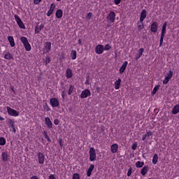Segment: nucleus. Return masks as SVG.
Returning a JSON list of instances; mask_svg holds the SVG:
<instances>
[{
  "label": "nucleus",
  "instance_id": "nucleus-16",
  "mask_svg": "<svg viewBox=\"0 0 179 179\" xmlns=\"http://www.w3.org/2000/svg\"><path fill=\"white\" fill-rule=\"evenodd\" d=\"M118 150V144L115 143L110 146V152L113 153H117V151Z\"/></svg>",
  "mask_w": 179,
  "mask_h": 179
},
{
  "label": "nucleus",
  "instance_id": "nucleus-53",
  "mask_svg": "<svg viewBox=\"0 0 179 179\" xmlns=\"http://www.w3.org/2000/svg\"><path fill=\"white\" fill-rule=\"evenodd\" d=\"M49 179H57V178H55V176H54V175L52 174L49 176Z\"/></svg>",
  "mask_w": 179,
  "mask_h": 179
},
{
  "label": "nucleus",
  "instance_id": "nucleus-13",
  "mask_svg": "<svg viewBox=\"0 0 179 179\" xmlns=\"http://www.w3.org/2000/svg\"><path fill=\"white\" fill-rule=\"evenodd\" d=\"M128 66V62H124L122 66L120 69V73L122 74L124 72H125V70L127 69V66Z\"/></svg>",
  "mask_w": 179,
  "mask_h": 179
},
{
  "label": "nucleus",
  "instance_id": "nucleus-7",
  "mask_svg": "<svg viewBox=\"0 0 179 179\" xmlns=\"http://www.w3.org/2000/svg\"><path fill=\"white\" fill-rule=\"evenodd\" d=\"M92 93L90 92V90L85 89L80 94V97L82 99H86V97L90 96Z\"/></svg>",
  "mask_w": 179,
  "mask_h": 179
},
{
  "label": "nucleus",
  "instance_id": "nucleus-58",
  "mask_svg": "<svg viewBox=\"0 0 179 179\" xmlns=\"http://www.w3.org/2000/svg\"><path fill=\"white\" fill-rule=\"evenodd\" d=\"M107 27H111V24H107Z\"/></svg>",
  "mask_w": 179,
  "mask_h": 179
},
{
  "label": "nucleus",
  "instance_id": "nucleus-9",
  "mask_svg": "<svg viewBox=\"0 0 179 179\" xmlns=\"http://www.w3.org/2000/svg\"><path fill=\"white\" fill-rule=\"evenodd\" d=\"M45 157H44V154L41 152L38 153V160L39 164H44V160Z\"/></svg>",
  "mask_w": 179,
  "mask_h": 179
},
{
  "label": "nucleus",
  "instance_id": "nucleus-21",
  "mask_svg": "<svg viewBox=\"0 0 179 179\" xmlns=\"http://www.w3.org/2000/svg\"><path fill=\"white\" fill-rule=\"evenodd\" d=\"M45 50L46 52L51 51V42H46L45 44Z\"/></svg>",
  "mask_w": 179,
  "mask_h": 179
},
{
  "label": "nucleus",
  "instance_id": "nucleus-61",
  "mask_svg": "<svg viewBox=\"0 0 179 179\" xmlns=\"http://www.w3.org/2000/svg\"><path fill=\"white\" fill-rule=\"evenodd\" d=\"M57 2H59V1H61V0H57Z\"/></svg>",
  "mask_w": 179,
  "mask_h": 179
},
{
  "label": "nucleus",
  "instance_id": "nucleus-49",
  "mask_svg": "<svg viewBox=\"0 0 179 179\" xmlns=\"http://www.w3.org/2000/svg\"><path fill=\"white\" fill-rule=\"evenodd\" d=\"M44 110H45V111H50V107H48L47 103H45V106H44Z\"/></svg>",
  "mask_w": 179,
  "mask_h": 179
},
{
  "label": "nucleus",
  "instance_id": "nucleus-3",
  "mask_svg": "<svg viewBox=\"0 0 179 179\" xmlns=\"http://www.w3.org/2000/svg\"><path fill=\"white\" fill-rule=\"evenodd\" d=\"M14 17L20 29H26L24 23H23V21H22V19H20V17H19V15H15Z\"/></svg>",
  "mask_w": 179,
  "mask_h": 179
},
{
  "label": "nucleus",
  "instance_id": "nucleus-33",
  "mask_svg": "<svg viewBox=\"0 0 179 179\" xmlns=\"http://www.w3.org/2000/svg\"><path fill=\"white\" fill-rule=\"evenodd\" d=\"M159 89H160V85L155 86L152 92V96H155V94L157 93V90H159Z\"/></svg>",
  "mask_w": 179,
  "mask_h": 179
},
{
  "label": "nucleus",
  "instance_id": "nucleus-48",
  "mask_svg": "<svg viewBox=\"0 0 179 179\" xmlns=\"http://www.w3.org/2000/svg\"><path fill=\"white\" fill-rule=\"evenodd\" d=\"M41 2V0H34V5H38Z\"/></svg>",
  "mask_w": 179,
  "mask_h": 179
},
{
  "label": "nucleus",
  "instance_id": "nucleus-28",
  "mask_svg": "<svg viewBox=\"0 0 179 179\" xmlns=\"http://www.w3.org/2000/svg\"><path fill=\"white\" fill-rule=\"evenodd\" d=\"M137 26H138V30H142L143 28H144V26H143V21H141L140 20V21H138L137 22Z\"/></svg>",
  "mask_w": 179,
  "mask_h": 179
},
{
  "label": "nucleus",
  "instance_id": "nucleus-23",
  "mask_svg": "<svg viewBox=\"0 0 179 179\" xmlns=\"http://www.w3.org/2000/svg\"><path fill=\"white\" fill-rule=\"evenodd\" d=\"M93 170H94V165L91 164L87 172V177H90V176H92V171H93Z\"/></svg>",
  "mask_w": 179,
  "mask_h": 179
},
{
  "label": "nucleus",
  "instance_id": "nucleus-38",
  "mask_svg": "<svg viewBox=\"0 0 179 179\" xmlns=\"http://www.w3.org/2000/svg\"><path fill=\"white\" fill-rule=\"evenodd\" d=\"M145 50L143 48H141L139 50H138V57H137V59H138V58H141V57H142V55L143 54Z\"/></svg>",
  "mask_w": 179,
  "mask_h": 179
},
{
  "label": "nucleus",
  "instance_id": "nucleus-47",
  "mask_svg": "<svg viewBox=\"0 0 179 179\" xmlns=\"http://www.w3.org/2000/svg\"><path fill=\"white\" fill-rule=\"evenodd\" d=\"M50 62L51 59L50 57H46L45 65H47V64H50Z\"/></svg>",
  "mask_w": 179,
  "mask_h": 179
},
{
  "label": "nucleus",
  "instance_id": "nucleus-20",
  "mask_svg": "<svg viewBox=\"0 0 179 179\" xmlns=\"http://www.w3.org/2000/svg\"><path fill=\"white\" fill-rule=\"evenodd\" d=\"M45 121L48 128H52V122H51V120H50V117H45Z\"/></svg>",
  "mask_w": 179,
  "mask_h": 179
},
{
  "label": "nucleus",
  "instance_id": "nucleus-6",
  "mask_svg": "<svg viewBox=\"0 0 179 179\" xmlns=\"http://www.w3.org/2000/svg\"><path fill=\"white\" fill-rule=\"evenodd\" d=\"M50 106L52 107L55 108V107H59V101L57 98H52L50 100Z\"/></svg>",
  "mask_w": 179,
  "mask_h": 179
},
{
  "label": "nucleus",
  "instance_id": "nucleus-11",
  "mask_svg": "<svg viewBox=\"0 0 179 179\" xmlns=\"http://www.w3.org/2000/svg\"><path fill=\"white\" fill-rule=\"evenodd\" d=\"M9 128L13 130L14 134L16 133V129L15 128V120L8 119Z\"/></svg>",
  "mask_w": 179,
  "mask_h": 179
},
{
  "label": "nucleus",
  "instance_id": "nucleus-37",
  "mask_svg": "<svg viewBox=\"0 0 179 179\" xmlns=\"http://www.w3.org/2000/svg\"><path fill=\"white\" fill-rule=\"evenodd\" d=\"M43 135L48 142H51V138H50V136H48V134H47V131H43Z\"/></svg>",
  "mask_w": 179,
  "mask_h": 179
},
{
  "label": "nucleus",
  "instance_id": "nucleus-8",
  "mask_svg": "<svg viewBox=\"0 0 179 179\" xmlns=\"http://www.w3.org/2000/svg\"><path fill=\"white\" fill-rule=\"evenodd\" d=\"M95 52L96 54H103L104 52V45H98L95 48Z\"/></svg>",
  "mask_w": 179,
  "mask_h": 179
},
{
  "label": "nucleus",
  "instance_id": "nucleus-4",
  "mask_svg": "<svg viewBox=\"0 0 179 179\" xmlns=\"http://www.w3.org/2000/svg\"><path fill=\"white\" fill-rule=\"evenodd\" d=\"M7 113L9 115H12L13 117H18L19 115V112H17V110L13 109L9 106L7 107Z\"/></svg>",
  "mask_w": 179,
  "mask_h": 179
},
{
  "label": "nucleus",
  "instance_id": "nucleus-42",
  "mask_svg": "<svg viewBox=\"0 0 179 179\" xmlns=\"http://www.w3.org/2000/svg\"><path fill=\"white\" fill-rule=\"evenodd\" d=\"M73 179H80V176L79 173H74L73 175Z\"/></svg>",
  "mask_w": 179,
  "mask_h": 179
},
{
  "label": "nucleus",
  "instance_id": "nucleus-40",
  "mask_svg": "<svg viewBox=\"0 0 179 179\" xmlns=\"http://www.w3.org/2000/svg\"><path fill=\"white\" fill-rule=\"evenodd\" d=\"M167 78L169 79H171V78H173V71L171 70L169 71V73H167V76H166Z\"/></svg>",
  "mask_w": 179,
  "mask_h": 179
},
{
  "label": "nucleus",
  "instance_id": "nucleus-24",
  "mask_svg": "<svg viewBox=\"0 0 179 179\" xmlns=\"http://www.w3.org/2000/svg\"><path fill=\"white\" fill-rule=\"evenodd\" d=\"M66 78L68 79H71L72 76H73V74L72 73V69H68L66 72Z\"/></svg>",
  "mask_w": 179,
  "mask_h": 179
},
{
  "label": "nucleus",
  "instance_id": "nucleus-25",
  "mask_svg": "<svg viewBox=\"0 0 179 179\" xmlns=\"http://www.w3.org/2000/svg\"><path fill=\"white\" fill-rule=\"evenodd\" d=\"M73 92H75V85H69V90H68V94H69V96H71V94H72V93H73Z\"/></svg>",
  "mask_w": 179,
  "mask_h": 179
},
{
  "label": "nucleus",
  "instance_id": "nucleus-32",
  "mask_svg": "<svg viewBox=\"0 0 179 179\" xmlns=\"http://www.w3.org/2000/svg\"><path fill=\"white\" fill-rule=\"evenodd\" d=\"M4 58H5V59H8V60L13 59V56L10 53L7 52L5 54Z\"/></svg>",
  "mask_w": 179,
  "mask_h": 179
},
{
  "label": "nucleus",
  "instance_id": "nucleus-63",
  "mask_svg": "<svg viewBox=\"0 0 179 179\" xmlns=\"http://www.w3.org/2000/svg\"><path fill=\"white\" fill-rule=\"evenodd\" d=\"M86 83L88 84V83H87V81L86 82Z\"/></svg>",
  "mask_w": 179,
  "mask_h": 179
},
{
  "label": "nucleus",
  "instance_id": "nucleus-18",
  "mask_svg": "<svg viewBox=\"0 0 179 179\" xmlns=\"http://www.w3.org/2000/svg\"><path fill=\"white\" fill-rule=\"evenodd\" d=\"M147 12L146 10H143L141 13V17H140V20H141V22H143V20H145V19H146V16H147Z\"/></svg>",
  "mask_w": 179,
  "mask_h": 179
},
{
  "label": "nucleus",
  "instance_id": "nucleus-55",
  "mask_svg": "<svg viewBox=\"0 0 179 179\" xmlns=\"http://www.w3.org/2000/svg\"><path fill=\"white\" fill-rule=\"evenodd\" d=\"M78 44H79L80 45H82V40H81V39H79V40H78Z\"/></svg>",
  "mask_w": 179,
  "mask_h": 179
},
{
  "label": "nucleus",
  "instance_id": "nucleus-2",
  "mask_svg": "<svg viewBox=\"0 0 179 179\" xmlns=\"http://www.w3.org/2000/svg\"><path fill=\"white\" fill-rule=\"evenodd\" d=\"M115 16L116 14L114 11H110V13L106 17L108 23H114V22H115Z\"/></svg>",
  "mask_w": 179,
  "mask_h": 179
},
{
  "label": "nucleus",
  "instance_id": "nucleus-60",
  "mask_svg": "<svg viewBox=\"0 0 179 179\" xmlns=\"http://www.w3.org/2000/svg\"><path fill=\"white\" fill-rule=\"evenodd\" d=\"M62 94H65V91H63V92H62Z\"/></svg>",
  "mask_w": 179,
  "mask_h": 179
},
{
  "label": "nucleus",
  "instance_id": "nucleus-1",
  "mask_svg": "<svg viewBox=\"0 0 179 179\" xmlns=\"http://www.w3.org/2000/svg\"><path fill=\"white\" fill-rule=\"evenodd\" d=\"M21 42L24 44V47L26 50V51H30L31 50V46L30 45V43H29V41L27 40V38L22 36L20 38Z\"/></svg>",
  "mask_w": 179,
  "mask_h": 179
},
{
  "label": "nucleus",
  "instance_id": "nucleus-30",
  "mask_svg": "<svg viewBox=\"0 0 179 179\" xmlns=\"http://www.w3.org/2000/svg\"><path fill=\"white\" fill-rule=\"evenodd\" d=\"M143 166H145V162H143L138 161L136 163V166L137 167V169H141V167H143Z\"/></svg>",
  "mask_w": 179,
  "mask_h": 179
},
{
  "label": "nucleus",
  "instance_id": "nucleus-27",
  "mask_svg": "<svg viewBox=\"0 0 179 179\" xmlns=\"http://www.w3.org/2000/svg\"><path fill=\"white\" fill-rule=\"evenodd\" d=\"M159 160V156L157 154H155L152 158V164H157V162Z\"/></svg>",
  "mask_w": 179,
  "mask_h": 179
},
{
  "label": "nucleus",
  "instance_id": "nucleus-15",
  "mask_svg": "<svg viewBox=\"0 0 179 179\" xmlns=\"http://www.w3.org/2000/svg\"><path fill=\"white\" fill-rule=\"evenodd\" d=\"M148 171H149V166L145 165L141 169V173L142 176H146V174L148 173Z\"/></svg>",
  "mask_w": 179,
  "mask_h": 179
},
{
  "label": "nucleus",
  "instance_id": "nucleus-54",
  "mask_svg": "<svg viewBox=\"0 0 179 179\" xmlns=\"http://www.w3.org/2000/svg\"><path fill=\"white\" fill-rule=\"evenodd\" d=\"M30 179H38V177H37V176H33Z\"/></svg>",
  "mask_w": 179,
  "mask_h": 179
},
{
  "label": "nucleus",
  "instance_id": "nucleus-19",
  "mask_svg": "<svg viewBox=\"0 0 179 179\" xmlns=\"http://www.w3.org/2000/svg\"><path fill=\"white\" fill-rule=\"evenodd\" d=\"M8 40L10 43V47H15V45H16V44L15 43V39L13 38V36H8Z\"/></svg>",
  "mask_w": 179,
  "mask_h": 179
},
{
  "label": "nucleus",
  "instance_id": "nucleus-62",
  "mask_svg": "<svg viewBox=\"0 0 179 179\" xmlns=\"http://www.w3.org/2000/svg\"><path fill=\"white\" fill-rule=\"evenodd\" d=\"M13 92H15V90H13V89H12Z\"/></svg>",
  "mask_w": 179,
  "mask_h": 179
},
{
  "label": "nucleus",
  "instance_id": "nucleus-39",
  "mask_svg": "<svg viewBox=\"0 0 179 179\" xmlns=\"http://www.w3.org/2000/svg\"><path fill=\"white\" fill-rule=\"evenodd\" d=\"M164 35H161V38L159 40V47H162L163 45V40H164Z\"/></svg>",
  "mask_w": 179,
  "mask_h": 179
},
{
  "label": "nucleus",
  "instance_id": "nucleus-43",
  "mask_svg": "<svg viewBox=\"0 0 179 179\" xmlns=\"http://www.w3.org/2000/svg\"><path fill=\"white\" fill-rule=\"evenodd\" d=\"M131 174H132V167L130 166L127 172V177H131Z\"/></svg>",
  "mask_w": 179,
  "mask_h": 179
},
{
  "label": "nucleus",
  "instance_id": "nucleus-59",
  "mask_svg": "<svg viewBox=\"0 0 179 179\" xmlns=\"http://www.w3.org/2000/svg\"><path fill=\"white\" fill-rule=\"evenodd\" d=\"M96 90H97V92H99L100 90V88L99 87H96Z\"/></svg>",
  "mask_w": 179,
  "mask_h": 179
},
{
  "label": "nucleus",
  "instance_id": "nucleus-35",
  "mask_svg": "<svg viewBox=\"0 0 179 179\" xmlns=\"http://www.w3.org/2000/svg\"><path fill=\"white\" fill-rule=\"evenodd\" d=\"M6 144V140L3 137H0V145L1 146H5Z\"/></svg>",
  "mask_w": 179,
  "mask_h": 179
},
{
  "label": "nucleus",
  "instance_id": "nucleus-36",
  "mask_svg": "<svg viewBox=\"0 0 179 179\" xmlns=\"http://www.w3.org/2000/svg\"><path fill=\"white\" fill-rule=\"evenodd\" d=\"M76 55H77L76 50H72L71 53V59H76Z\"/></svg>",
  "mask_w": 179,
  "mask_h": 179
},
{
  "label": "nucleus",
  "instance_id": "nucleus-45",
  "mask_svg": "<svg viewBox=\"0 0 179 179\" xmlns=\"http://www.w3.org/2000/svg\"><path fill=\"white\" fill-rule=\"evenodd\" d=\"M136 148H138V143H134L133 145L131 146L132 150H136Z\"/></svg>",
  "mask_w": 179,
  "mask_h": 179
},
{
  "label": "nucleus",
  "instance_id": "nucleus-12",
  "mask_svg": "<svg viewBox=\"0 0 179 179\" xmlns=\"http://www.w3.org/2000/svg\"><path fill=\"white\" fill-rule=\"evenodd\" d=\"M55 9V4L52 3L50 8V10L47 13V16H50L54 13V10Z\"/></svg>",
  "mask_w": 179,
  "mask_h": 179
},
{
  "label": "nucleus",
  "instance_id": "nucleus-26",
  "mask_svg": "<svg viewBox=\"0 0 179 179\" xmlns=\"http://www.w3.org/2000/svg\"><path fill=\"white\" fill-rule=\"evenodd\" d=\"M121 78H118V80L115 82V89L116 90H118V89H120V86H121Z\"/></svg>",
  "mask_w": 179,
  "mask_h": 179
},
{
  "label": "nucleus",
  "instance_id": "nucleus-52",
  "mask_svg": "<svg viewBox=\"0 0 179 179\" xmlns=\"http://www.w3.org/2000/svg\"><path fill=\"white\" fill-rule=\"evenodd\" d=\"M54 124H55V125H58V124H59V121L58 120H55Z\"/></svg>",
  "mask_w": 179,
  "mask_h": 179
},
{
  "label": "nucleus",
  "instance_id": "nucleus-41",
  "mask_svg": "<svg viewBox=\"0 0 179 179\" xmlns=\"http://www.w3.org/2000/svg\"><path fill=\"white\" fill-rule=\"evenodd\" d=\"M103 50H105V51H108L109 50H111V46L109 44H106L105 47H103Z\"/></svg>",
  "mask_w": 179,
  "mask_h": 179
},
{
  "label": "nucleus",
  "instance_id": "nucleus-50",
  "mask_svg": "<svg viewBox=\"0 0 179 179\" xmlns=\"http://www.w3.org/2000/svg\"><path fill=\"white\" fill-rule=\"evenodd\" d=\"M115 5H120L121 3V0H114Z\"/></svg>",
  "mask_w": 179,
  "mask_h": 179
},
{
  "label": "nucleus",
  "instance_id": "nucleus-22",
  "mask_svg": "<svg viewBox=\"0 0 179 179\" xmlns=\"http://www.w3.org/2000/svg\"><path fill=\"white\" fill-rule=\"evenodd\" d=\"M166 29H167V22H165L162 26L161 36H166Z\"/></svg>",
  "mask_w": 179,
  "mask_h": 179
},
{
  "label": "nucleus",
  "instance_id": "nucleus-57",
  "mask_svg": "<svg viewBox=\"0 0 179 179\" xmlns=\"http://www.w3.org/2000/svg\"><path fill=\"white\" fill-rule=\"evenodd\" d=\"M62 99H65V94H62Z\"/></svg>",
  "mask_w": 179,
  "mask_h": 179
},
{
  "label": "nucleus",
  "instance_id": "nucleus-5",
  "mask_svg": "<svg viewBox=\"0 0 179 179\" xmlns=\"http://www.w3.org/2000/svg\"><path fill=\"white\" fill-rule=\"evenodd\" d=\"M90 162L96 160V150L93 147L90 149Z\"/></svg>",
  "mask_w": 179,
  "mask_h": 179
},
{
  "label": "nucleus",
  "instance_id": "nucleus-29",
  "mask_svg": "<svg viewBox=\"0 0 179 179\" xmlns=\"http://www.w3.org/2000/svg\"><path fill=\"white\" fill-rule=\"evenodd\" d=\"M178 113H179V105H176L172 110V113L176 115V114H178Z\"/></svg>",
  "mask_w": 179,
  "mask_h": 179
},
{
  "label": "nucleus",
  "instance_id": "nucleus-46",
  "mask_svg": "<svg viewBox=\"0 0 179 179\" xmlns=\"http://www.w3.org/2000/svg\"><path fill=\"white\" fill-rule=\"evenodd\" d=\"M93 15V13H88L87 16H86V19H92V15Z\"/></svg>",
  "mask_w": 179,
  "mask_h": 179
},
{
  "label": "nucleus",
  "instance_id": "nucleus-17",
  "mask_svg": "<svg viewBox=\"0 0 179 179\" xmlns=\"http://www.w3.org/2000/svg\"><path fill=\"white\" fill-rule=\"evenodd\" d=\"M56 17L57 19H61V17H62L63 15H64V11H62V10L61 9H58L57 11H56Z\"/></svg>",
  "mask_w": 179,
  "mask_h": 179
},
{
  "label": "nucleus",
  "instance_id": "nucleus-44",
  "mask_svg": "<svg viewBox=\"0 0 179 179\" xmlns=\"http://www.w3.org/2000/svg\"><path fill=\"white\" fill-rule=\"evenodd\" d=\"M170 81V80L169 78H167V77H166L164 80H163V84L164 85H167L169 83V82Z\"/></svg>",
  "mask_w": 179,
  "mask_h": 179
},
{
  "label": "nucleus",
  "instance_id": "nucleus-56",
  "mask_svg": "<svg viewBox=\"0 0 179 179\" xmlns=\"http://www.w3.org/2000/svg\"><path fill=\"white\" fill-rule=\"evenodd\" d=\"M5 120V118L0 117V121H3Z\"/></svg>",
  "mask_w": 179,
  "mask_h": 179
},
{
  "label": "nucleus",
  "instance_id": "nucleus-31",
  "mask_svg": "<svg viewBox=\"0 0 179 179\" xmlns=\"http://www.w3.org/2000/svg\"><path fill=\"white\" fill-rule=\"evenodd\" d=\"M1 157L3 160V162H8V152H2Z\"/></svg>",
  "mask_w": 179,
  "mask_h": 179
},
{
  "label": "nucleus",
  "instance_id": "nucleus-14",
  "mask_svg": "<svg viewBox=\"0 0 179 179\" xmlns=\"http://www.w3.org/2000/svg\"><path fill=\"white\" fill-rule=\"evenodd\" d=\"M43 29H44V24H41L39 27L38 25H36L35 27V34H38V33H40V31L43 30Z\"/></svg>",
  "mask_w": 179,
  "mask_h": 179
},
{
  "label": "nucleus",
  "instance_id": "nucleus-10",
  "mask_svg": "<svg viewBox=\"0 0 179 179\" xmlns=\"http://www.w3.org/2000/svg\"><path fill=\"white\" fill-rule=\"evenodd\" d=\"M159 27V24L157 23V22H154L152 24H151V31L152 33H156L157 31V29Z\"/></svg>",
  "mask_w": 179,
  "mask_h": 179
},
{
  "label": "nucleus",
  "instance_id": "nucleus-34",
  "mask_svg": "<svg viewBox=\"0 0 179 179\" xmlns=\"http://www.w3.org/2000/svg\"><path fill=\"white\" fill-rule=\"evenodd\" d=\"M149 136H152V132L150 131H148L145 135L143 136L142 141H145L146 138H149Z\"/></svg>",
  "mask_w": 179,
  "mask_h": 179
},
{
  "label": "nucleus",
  "instance_id": "nucleus-51",
  "mask_svg": "<svg viewBox=\"0 0 179 179\" xmlns=\"http://www.w3.org/2000/svg\"><path fill=\"white\" fill-rule=\"evenodd\" d=\"M59 143L61 148H62L64 146V144H62V139L59 140Z\"/></svg>",
  "mask_w": 179,
  "mask_h": 179
}]
</instances>
